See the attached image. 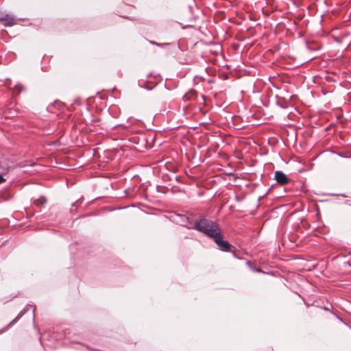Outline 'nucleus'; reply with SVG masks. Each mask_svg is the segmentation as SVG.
Wrapping results in <instances>:
<instances>
[{
  "instance_id": "f257e3e1",
  "label": "nucleus",
  "mask_w": 351,
  "mask_h": 351,
  "mask_svg": "<svg viewBox=\"0 0 351 351\" xmlns=\"http://www.w3.org/2000/svg\"><path fill=\"white\" fill-rule=\"evenodd\" d=\"M193 229L210 239L221 228L216 221L206 217H200L194 222Z\"/></svg>"
},
{
  "instance_id": "f03ea898",
  "label": "nucleus",
  "mask_w": 351,
  "mask_h": 351,
  "mask_svg": "<svg viewBox=\"0 0 351 351\" xmlns=\"http://www.w3.org/2000/svg\"><path fill=\"white\" fill-rule=\"evenodd\" d=\"M210 239L217 245L219 250L222 252H230L233 246L227 241L224 240V234L221 229Z\"/></svg>"
},
{
  "instance_id": "7ed1b4c3",
  "label": "nucleus",
  "mask_w": 351,
  "mask_h": 351,
  "mask_svg": "<svg viewBox=\"0 0 351 351\" xmlns=\"http://www.w3.org/2000/svg\"><path fill=\"white\" fill-rule=\"evenodd\" d=\"M155 46L163 49L165 50V54L166 56H175L178 53L179 50H181L179 43L176 42L165 43L155 42Z\"/></svg>"
},
{
  "instance_id": "20e7f679",
  "label": "nucleus",
  "mask_w": 351,
  "mask_h": 351,
  "mask_svg": "<svg viewBox=\"0 0 351 351\" xmlns=\"http://www.w3.org/2000/svg\"><path fill=\"white\" fill-rule=\"evenodd\" d=\"M0 21L5 26H12L16 24V19L12 14L1 13Z\"/></svg>"
},
{
  "instance_id": "39448f33",
  "label": "nucleus",
  "mask_w": 351,
  "mask_h": 351,
  "mask_svg": "<svg viewBox=\"0 0 351 351\" xmlns=\"http://www.w3.org/2000/svg\"><path fill=\"white\" fill-rule=\"evenodd\" d=\"M177 217L178 218V221L181 223L183 227L186 228L187 229H193L194 222L190 218V217L186 216V215H177Z\"/></svg>"
},
{
  "instance_id": "423d86ee",
  "label": "nucleus",
  "mask_w": 351,
  "mask_h": 351,
  "mask_svg": "<svg viewBox=\"0 0 351 351\" xmlns=\"http://www.w3.org/2000/svg\"><path fill=\"white\" fill-rule=\"evenodd\" d=\"M274 179L277 184L281 185H285L291 181L289 177L282 171H276L275 172Z\"/></svg>"
},
{
  "instance_id": "0eeeda50",
  "label": "nucleus",
  "mask_w": 351,
  "mask_h": 351,
  "mask_svg": "<svg viewBox=\"0 0 351 351\" xmlns=\"http://www.w3.org/2000/svg\"><path fill=\"white\" fill-rule=\"evenodd\" d=\"M162 136V133L160 130H155V146L158 145V147L161 145H165V147L169 146V142L168 141H162L159 140V136Z\"/></svg>"
},
{
  "instance_id": "6e6552de",
  "label": "nucleus",
  "mask_w": 351,
  "mask_h": 351,
  "mask_svg": "<svg viewBox=\"0 0 351 351\" xmlns=\"http://www.w3.org/2000/svg\"><path fill=\"white\" fill-rule=\"evenodd\" d=\"M197 92L194 90H191L188 93H185L183 96L184 101H189L192 99L193 97H196Z\"/></svg>"
},
{
  "instance_id": "1a4fd4ad",
  "label": "nucleus",
  "mask_w": 351,
  "mask_h": 351,
  "mask_svg": "<svg viewBox=\"0 0 351 351\" xmlns=\"http://www.w3.org/2000/svg\"><path fill=\"white\" fill-rule=\"evenodd\" d=\"M156 192L161 193L162 195L166 194L167 192L169 191V188L167 186H164L162 185L157 184L156 186Z\"/></svg>"
},
{
  "instance_id": "9d476101",
  "label": "nucleus",
  "mask_w": 351,
  "mask_h": 351,
  "mask_svg": "<svg viewBox=\"0 0 351 351\" xmlns=\"http://www.w3.org/2000/svg\"><path fill=\"white\" fill-rule=\"evenodd\" d=\"M246 264L249 266V267L251 269V270H252L254 272H258V273L263 272V271H262L261 269H258V268H256V267H253L250 261H247Z\"/></svg>"
},
{
  "instance_id": "9b49d317",
  "label": "nucleus",
  "mask_w": 351,
  "mask_h": 351,
  "mask_svg": "<svg viewBox=\"0 0 351 351\" xmlns=\"http://www.w3.org/2000/svg\"><path fill=\"white\" fill-rule=\"evenodd\" d=\"M46 202V199L45 197H40L39 199H37L34 201V204L37 206H39L40 204H43Z\"/></svg>"
},
{
  "instance_id": "f8f14e48",
  "label": "nucleus",
  "mask_w": 351,
  "mask_h": 351,
  "mask_svg": "<svg viewBox=\"0 0 351 351\" xmlns=\"http://www.w3.org/2000/svg\"><path fill=\"white\" fill-rule=\"evenodd\" d=\"M276 105L278 106L279 107H280L281 108H287V105L285 104H282V102L278 101H276Z\"/></svg>"
},
{
  "instance_id": "ddd939ff",
  "label": "nucleus",
  "mask_w": 351,
  "mask_h": 351,
  "mask_svg": "<svg viewBox=\"0 0 351 351\" xmlns=\"http://www.w3.org/2000/svg\"><path fill=\"white\" fill-rule=\"evenodd\" d=\"M331 314H332L338 320L342 321V317H341L339 315H337L334 311H331Z\"/></svg>"
},
{
  "instance_id": "4468645a",
  "label": "nucleus",
  "mask_w": 351,
  "mask_h": 351,
  "mask_svg": "<svg viewBox=\"0 0 351 351\" xmlns=\"http://www.w3.org/2000/svg\"><path fill=\"white\" fill-rule=\"evenodd\" d=\"M320 308L323 309L326 311H329L331 313V311H333L331 308L326 307V306H319Z\"/></svg>"
},
{
  "instance_id": "2eb2a0df",
  "label": "nucleus",
  "mask_w": 351,
  "mask_h": 351,
  "mask_svg": "<svg viewBox=\"0 0 351 351\" xmlns=\"http://www.w3.org/2000/svg\"><path fill=\"white\" fill-rule=\"evenodd\" d=\"M337 154L341 158H347L348 156H344L342 153H337Z\"/></svg>"
},
{
  "instance_id": "dca6fc26",
  "label": "nucleus",
  "mask_w": 351,
  "mask_h": 351,
  "mask_svg": "<svg viewBox=\"0 0 351 351\" xmlns=\"http://www.w3.org/2000/svg\"><path fill=\"white\" fill-rule=\"evenodd\" d=\"M5 181V179L2 177V176L0 175V184L3 182Z\"/></svg>"
},
{
  "instance_id": "f3484780",
  "label": "nucleus",
  "mask_w": 351,
  "mask_h": 351,
  "mask_svg": "<svg viewBox=\"0 0 351 351\" xmlns=\"http://www.w3.org/2000/svg\"><path fill=\"white\" fill-rule=\"evenodd\" d=\"M331 195H332V196H336V195H341V196H343V197H346V195H344V194H336V193H333V194H331Z\"/></svg>"
},
{
  "instance_id": "a211bd4d",
  "label": "nucleus",
  "mask_w": 351,
  "mask_h": 351,
  "mask_svg": "<svg viewBox=\"0 0 351 351\" xmlns=\"http://www.w3.org/2000/svg\"><path fill=\"white\" fill-rule=\"evenodd\" d=\"M273 186H274V184H272V185H271V186L269 189H268V190H267V193L265 194V195H267V194L269 193V191L271 190V189Z\"/></svg>"
},
{
  "instance_id": "6ab92c4d",
  "label": "nucleus",
  "mask_w": 351,
  "mask_h": 351,
  "mask_svg": "<svg viewBox=\"0 0 351 351\" xmlns=\"http://www.w3.org/2000/svg\"><path fill=\"white\" fill-rule=\"evenodd\" d=\"M156 162H158V163H162V162H163V160H157V161H156V160H155V164H156Z\"/></svg>"
},
{
  "instance_id": "aec40b11",
  "label": "nucleus",
  "mask_w": 351,
  "mask_h": 351,
  "mask_svg": "<svg viewBox=\"0 0 351 351\" xmlns=\"http://www.w3.org/2000/svg\"><path fill=\"white\" fill-rule=\"evenodd\" d=\"M343 324L348 326V324L342 319V321H341Z\"/></svg>"
},
{
  "instance_id": "412c9836",
  "label": "nucleus",
  "mask_w": 351,
  "mask_h": 351,
  "mask_svg": "<svg viewBox=\"0 0 351 351\" xmlns=\"http://www.w3.org/2000/svg\"><path fill=\"white\" fill-rule=\"evenodd\" d=\"M235 199L237 201H240V199L237 195L235 196Z\"/></svg>"
},
{
  "instance_id": "4be33fe9",
  "label": "nucleus",
  "mask_w": 351,
  "mask_h": 351,
  "mask_svg": "<svg viewBox=\"0 0 351 351\" xmlns=\"http://www.w3.org/2000/svg\"><path fill=\"white\" fill-rule=\"evenodd\" d=\"M233 256H234L235 258H239L237 257V254H236L234 252H233Z\"/></svg>"
},
{
  "instance_id": "5701e85b",
  "label": "nucleus",
  "mask_w": 351,
  "mask_h": 351,
  "mask_svg": "<svg viewBox=\"0 0 351 351\" xmlns=\"http://www.w3.org/2000/svg\"><path fill=\"white\" fill-rule=\"evenodd\" d=\"M158 167H160V165L157 166V167L155 166L154 169L156 170Z\"/></svg>"
},
{
  "instance_id": "b1692460",
  "label": "nucleus",
  "mask_w": 351,
  "mask_h": 351,
  "mask_svg": "<svg viewBox=\"0 0 351 351\" xmlns=\"http://www.w3.org/2000/svg\"><path fill=\"white\" fill-rule=\"evenodd\" d=\"M344 204L348 206V202L347 201L344 202Z\"/></svg>"
},
{
  "instance_id": "393cba45",
  "label": "nucleus",
  "mask_w": 351,
  "mask_h": 351,
  "mask_svg": "<svg viewBox=\"0 0 351 351\" xmlns=\"http://www.w3.org/2000/svg\"><path fill=\"white\" fill-rule=\"evenodd\" d=\"M202 99H203L204 100H205V97H204V95H202Z\"/></svg>"
},
{
  "instance_id": "a878e982",
  "label": "nucleus",
  "mask_w": 351,
  "mask_h": 351,
  "mask_svg": "<svg viewBox=\"0 0 351 351\" xmlns=\"http://www.w3.org/2000/svg\"><path fill=\"white\" fill-rule=\"evenodd\" d=\"M147 88H148V89H152V87H151V86H147Z\"/></svg>"
},
{
  "instance_id": "bb28decb",
  "label": "nucleus",
  "mask_w": 351,
  "mask_h": 351,
  "mask_svg": "<svg viewBox=\"0 0 351 351\" xmlns=\"http://www.w3.org/2000/svg\"><path fill=\"white\" fill-rule=\"evenodd\" d=\"M154 84H155V86H156V81H155V82H154Z\"/></svg>"
},
{
  "instance_id": "cd10ccee",
  "label": "nucleus",
  "mask_w": 351,
  "mask_h": 351,
  "mask_svg": "<svg viewBox=\"0 0 351 351\" xmlns=\"http://www.w3.org/2000/svg\"><path fill=\"white\" fill-rule=\"evenodd\" d=\"M348 265H350V267H351V263H348Z\"/></svg>"
}]
</instances>
